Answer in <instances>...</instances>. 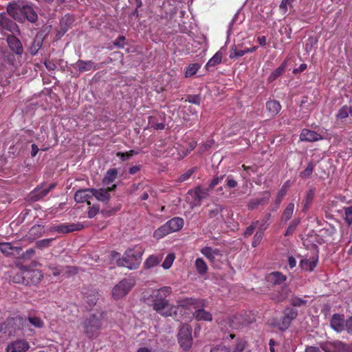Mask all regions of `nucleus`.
<instances>
[{
	"label": "nucleus",
	"instance_id": "f257e3e1",
	"mask_svg": "<svg viewBox=\"0 0 352 352\" xmlns=\"http://www.w3.org/2000/svg\"><path fill=\"white\" fill-rule=\"evenodd\" d=\"M30 333L27 335L34 333L32 329L28 328L27 320L25 317L17 316L8 318L0 325V337L4 335L6 337H14L25 335V329Z\"/></svg>",
	"mask_w": 352,
	"mask_h": 352
},
{
	"label": "nucleus",
	"instance_id": "f03ea898",
	"mask_svg": "<svg viewBox=\"0 0 352 352\" xmlns=\"http://www.w3.org/2000/svg\"><path fill=\"white\" fill-rule=\"evenodd\" d=\"M8 14L14 20L23 21L25 19L31 23L37 21L38 16L32 6L20 3H10L7 7Z\"/></svg>",
	"mask_w": 352,
	"mask_h": 352
},
{
	"label": "nucleus",
	"instance_id": "7ed1b4c3",
	"mask_svg": "<svg viewBox=\"0 0 352 352\" xmlns=\"http://www.w3.org/2000/svg\"><path fill=\"white\" fill-rule=\"evenodd\" d=\"M43 278V274L41 270L35 268L33 265L22 266L20 271L14 274L12 280L16 283L25 285H36Z\"/></svg>",
	"mask_w": 352,
	"mask_h": 352
},
{
	"label": "nucleus",
	"instance_id": "20e7f679",
	"mask_svg": "<svg viewBox=\"0 0 352 352\" xmlns=\"http://www.w3.org/2000/svg\"><path fill=\"white\" fill-rule=\"evenodd\" d=\"M144 249L141 245H135L127 249L123 256L117 260L118 266L126 267L129 270L138 269L142 262Z\"/></svg>",
	"mask_w": 352,
	"mask_h": 352
},
{
	"label": "nucleus",
	"instance_id": "39448f33",
	"mask_svg": "<svg viewBox=\"0 0 352 352\" xmlns=\"http://www.w3.org/2000/svg\"><path fill=\"white\" fill-rule=\"evenodd\" d=\"M103 312L87 315L81 322L84 333L88 338H96L102 329Z\"/></svg>",
	"mask_w": 352,
	"mask_h": 352
},
{
	"label": "nucleus",
	"instance_id": "423d86ee",
	"mask_svg": "<svg viewBox=\"0 0 352 352\" xmlns=\"http://www.w3.org/2000/svg\"><path fill=\"white\" fill-rule=\"evenodd\" d=\"M172 289L170 287H163L157 290H154L151 295L153 300V308L157 313L164 316L171 315V309L164 311L168 305L166 298L170 294Z\"/></svg>",
	"mask_w": 352,
	"mask_h": 352
},
{
	"label": "nucleus",
	"instance_id": "0eeeda50",
	"mask_svg": "<svg viewBox=\"0 0 352 352\" xmlns=\"http://www.w3.org/2000/svg\"><path fill=\"white\" fill-rule=\"evenodd\" d=\"M180 306L188 307L193 306L197 310L193 313V316L197 320L212 321V314L203 309L206 306V300L204 299H196L186 298L179 301Z\"/></svg>",
	"mask_w": 352,
	"mask_h": 352
},
{
	"label": "nucleus",
	"instance_id": "6e6552de",
	"mask_svg": "<svg viewBox=\"0 0 352 352\" xmlns=\"http://www.w3.org/2000/svg\"><path fill=\"white\" fill-rule=\"evenodd\" d=\"M184 219L181 217H173L153 232V237L159 240L171 232L180 230L184 226Z\"/></svg>",
	"mask_w": 352,
	"mask_h": 352
},
{
	"label": "nucleus",
	"instance_id": "1a4fd4ad",
	"mask_svg": "<svg viewBox=\"0 0 352 352\" xmlns=\"http://www.w3.org/2000/svg\"><path fill=\"white\" fill-rule=\"evenodd\" d=\"M135 285L133 278H124L116 285L112 289V295L115 299L125 296Z\"/></svg>",
	"mask_w": 352,
	"mask_h": 352
},
{
	"label": "nucleus",
	"instance_id": "9d476101",
	"mask_svg": "<svg viewBox=\"0 0 352 352\" xmlns=\"http://www.w3.org/2000/svg\"><path fill=\"white\" fill-rule=\"evenodd\" d=\"M178 342L184 351L189 350L192 344V329L190 325L183 324L177 335Z\"/></svg>",
	"mask_w": 352,
	"mask_h": 352
},
{
	"label": "nucleus",
	"instance_id": "9b49d317",
	"mask_svg": "<svg viewBox=\"0 0 352 352\" xmlns=\"http://www.w3.org/2000/svg\"><path fill=\"white\" fill-rule=\"evenodd\" d=\"M320 347L324 352H349L350 348L349 345L344 342L336 340L333 342L326 341L320 344Z\"/></svg>",
	"mask_w": 352,
	"mask_h": 352
},
{
	"label": "nucleus",
	"instance_id": "f8f14e48",
	"mask_svg": "<svg viewBox=\"0 0 352 352\" xmlns=\"http://www.w3.org/2000/svg\"><path fill=\"white\" fill-rule=\"evenodd\" d=\"M298 316V311L292 307H286L283 311V315L278 324V329L281 331L287 329L292 320H294Z\"/></svg>",
	"mask_w": 352,
	"mask_h": 352
},
{
	"label": "nucleus",
	"instance_id": "ddd939ff",
	"mask_svg": "<svg viewBox=\"0 0 352 352\" xmlns=\"http://www.w3.org/2000/svg\"><path fill=\"white\" fill-rule=\"evenodd\" d=\"M209 189L201 186H197L194 189L189 190L188 194L193 198L192 205L199 206L204 199H206L209 195Z\"/></svg>",
	"mask_w": 352,
	"mask_h": 352
},
{
	"label": "nucleus",
	"instance_id": "4468645a",
	"mask_svg": "<svg viewBox=\"0 0 352 352\" xmlns=\"http://www.w3.org/2000/svg\"><path fill=\"white\" fill-rule=\"evenodd\" d=\"M84 226L81 223H71L66 224L62 223L58 225H54L50 227V232H56L58 233L67 234L74 231H79L82 230Z\"/></svg>",
	"mask_w": 352,
	"mask_h": 352
},
{
	"label": "nucleus",
	"instance_id": "2eb2a0df",
	"mask_svg": "<svg viewBox=\"0 0 352 352\" xmlns=\"http://www.w3.org/2000/svg\"><path fill=\"white\" fill-rule=\"evenodd\" d=\"M30 347V344L27 340L16 339L8 344L6 352H26Z\"/></svg>",
	"mask_w": 352,
	"mask_h": 352
},
{
	"label": "nucleus",
	"instance_id": "dca6fc26",
	"mask_svg": "<svg viewBox=\"0 0 352 352\" xmlns=\"http://www.w3.org/2000/svg\"><path fill=\"white\" fill-rule=\"evenodd\" d=\"M116 187V184H113L111 187H107V188H91L93 197H95L100 201L107 202L110 199L109 192L113 191Z\"/></svg>",
	"mask_w": 352,
	"mask_h": 352
},
{
	"label": "nucleus",
	"instance_id": "f3484780",
	"mask_svg": "<svg viewBox=\"0 0 352 352\" xmlns=\"http://www.w3.org/2000/svg\"><path fill=\"white\" fill-rule=\"evenodd\" d=\"M103 63H95L92 60H78L76 65L78 68V70L80 73H83L89 71H95L102 68Z\"/></svg>",
	"mask_w": 352,
	"mask_h": 352
},
{
	"label": "nucleus",
	"instance_id": "a211bd4d",
	"mask_svg": "<svg viewBox=\"0 0 352 352\" xmlns=\"http://www.w3.org/2000/svg\"><path fill=\"white\" fill-rule=\"evenodd\" d=\"M56 186V183L50 184L47 187L43 186L36 187L33 191L31 192V199L34 201H38L45 197Z\"/></svg>",
	"mask_w": 352,
	"mask_h": 352
},
{
	"label": "nucleus",
	"instance_id": "6ab92c4d",
	"mask_svg": "<svg viewBox=\"0 0 352 352\" xmlns=\"http://www.w3.org/2000/svg\"><path fill=\"white\" fill-rule=\"evenodd\" d=\"M93 198L91 188L80 189L76 192L74 199L78 203L86 202L88 206H91L90 199Z\"/></svg>",
	"mask_w": 352,
	"mask_h": 352
},
{
	"label": "nucleus",
	"instance_id": "aec40b11",
	"mask_svg": "<svg viewBox=\"0 0 352 352\" xmlns=\"http://www.w3.org/2000/svg\"><path fill=\"white\" fill-rule=\"evenodd\" d=\"M300 140L303 142H316L322 140V136L314 131L303 129L300 134Z\"/></svg>",
	"mask_w": 352,
	"mask_h": 352
},
{
	"label": "nucleus",
	"instance_id": "412c9836",
	"mask_svg": "<svg viewBox=\"0 0 352 352\" xmlns=\"http://www.w3.org/2000/svg\"><path fill=\"white\" fill-rule=\"evenodd\" d=\"M344 316L339 314H334L331 316L330 325L336 332H342L344 330Z\"/></svg>",
	"mask_w": 352,
	"mask_h": 352
},
{
	"label": "nucleus",
	"instance_id": "4be33fe9",
	"mask_svg": "<svg viewBox=\"0 0 352 352\" xmlns=\"http://www.w3.org/2000/svg\"><path fill=\"white\" fill-rule=\"evenodd\" d=\"M261 198H255L252 199L249 201L248 204V208L249 210H254L257 208L259 206L264 205L267 203L270 200V193L269 191H265L262 193Z\"/></svg>",
	"mask_w": 352,
	"mask_h": 352
},
{
	"label": "nucleus",
	"instance_id": "5701e85b",
	"mask_svg": "<svg viewBox=\"0 0 352 352\" xmlns=\"http://www.w3.org/2000/svg\"><path fill=\"white\" fill-rule=\"evenodd\" d=\"M7 42L12 52L18 55L23 53V48L22 44L17 37L13 35H10L7 37Z\"/></svg>",
	"mask_w": 352,
	"mask_h": 352
},
{
	"label": "nucleus",
	"instance_id": "b1692460",
	"mask_svg": "<svg viewBox=\"0 0 352 352\" xmlns=\"http://www.w3.org/2000/svg\"><path fill=\"white\" fill-rule=\"evenodd\" d=\"M289 288L285 285L281 287L280 290L270 294V298L276 303L284 301L290 293Z\"/></svg>",
	"mask_w": 352,
	"mask_h": 352
},
{
	"label": "nucleus",
	"instance_id": "393cba45",
	"mask_svg": "<svg viewBox=\"0 0 352 352\" xmlns=\"http://www.w3.org/2000/svg\"><path fill=\"white\" fill-rule=\"evenodd\" d=\"M286 280L287 276L280 272H272L266 276V280L273 285H280Z\"/></svg>",
	"mask_w": 352,
	"mask_h": 352
},
{
	"label": "nucleus",
	"instance_id": "a878e982",
	"mask_svg": "<svg viewBox=\"0 0 352 352\" xmlns=\"http://www.w3.org/2000/svg\"><path fill=\"white\" fill-rule=\"evenodd\" d=\"M208 217L210 219H214L216 220H219L220 218H222L221 212L224 210V206L223 205L213 203L210 205H208Z\"/></svg>",
	"mask_w": 352,
	"mask_h": 352
},
{
	"label": "nucleus",
	"instance_id": "bb28decb",
	"mask_svg": "<svg viewBox=\"0 0 352 352\" xmlns=\"http://www.w3.org/2000/svg\"><path fill=\"white\" fill-rule=\"evenodd\" d=\"M45 232V228L42 225H34L28 231L26 236L30 240H34L41 237Z\"/></svg>",
	"mask_w": 352,
	"mask_h": 352
},
{
	"label": "nucleus",
	"instance_id": "cd10ccee",
	"mask_svg": "<svg viewBox=\"0 0 352 352\" xmlns=\"http://www.w3.org/2000/svg\"><path fill=\"white\" fill-rule=\"evenodd\" d=\"M318 262V256H312L307 259H302L300 263V267L305 271L312 272Z\"/></svg>",
	"mask_w": 352,
	"mask_h": 352
},
{
	"label": "nucleus",
	"instance_id": "c85d7f7f",
	"mask_svg": "<svg viewBox=\"0 0 352 352\" xmlns=\"http://www.w3.org/2000/svg\"><path fill=\"white\" fill-rule=\"evenodd\" d=\"M0 28L2 30L9 31L12 33L19 31V28L15 22L5 17L1 18L0 20Z\"/></svg>",
	"mask_w": 352,
	"mask_h": 352
},
{
	"label": "nucleus",
	"instance_id": "c756f323",
	"mask_svg": "<svg viewBox=\"0 0 352 352\" xmlns=\"http://www.w3.org/2000/svg\"><path fill=\"white\" fill-rule=\"evenodd\" d=\"M148 124L155 130H163L165 128L164 118L162 116H149Z\"/></svg>",
	"mask_w": 352,
	"mask_h": 352
},
{
	"label": "nucleus",
	"instance_id": "7c9ffc66",
	"mask_svg": "<svg viewBox=\"0 0 352 352\" xmlns=\"http://www.w3.org/2000/svg\"><path fill=\"white\" fill-rule=\"evenodd\" d=\"M266 109L272 116H276L281 110V105L276 100H270L266 102Z\"/></svg>",
	"mask_w": 352,
	"mask_h": 352
},
{
	"label": "nucleus",
	"instance_id": "2f4dec72",
	"mask_svg": "<svg viewBox=\"0 0 352 352\" xmlns=\"http://www.w3.org/2000/svg\"><path fill=\"white\" fill-rule=\"evenodd\" d=\"M248 346V342L241 338H237L235 344L230 349V352H243Z\"/></svg>",
	"mask_w": 352,
	"mask_h": 352
},
{
	"label": "nucleus",
	"instance_id": "473e14b6",
	"mask_svg": "<svg viewBox=\"0 0 352 352\" xmlns=\"http://www.w3.org/2000/svg\"><path fill=\"white\" fill-rule=\"evenodd\" d=\"M223 58V53L219 50L214 55L209 59L205 67L207 70H210V67H214L221 63Z\"/></svg>",
	"mask_w": 352,
	"mask_h": 352
},
{
	"label": "nucleus",
	"instance_id": "72a5a7b5",
	"mask_svg": "<svg viewBox=\"0 0 352 352\" xmlns=\"http://www.w3.org/2000/svg\"><path fill=\"white\" fill-rule=\"evenodd\" d=\"M27 324L28 323L36 329H42L45 326L44 321L41 317L36 316H28L25 318Z\"/></svg>",
	"mask_w": 352,
	"mask_h": 352
},
{
	"label": "nucleus",
	"instance_id": "f704fd0d",
	"mask_svg": "<svg viewBox=\"0 0 352 352\" xmlns=\"http://www.w3.org/2000/svg\"><path fill=\"white\" fill-rule=\"evenodd\" d=\"M162 255H151L144 262L145 268L150 269L157 265L162 261Z\"/></svg>",
	"mask_w": 352,
	"mask_h": 352
},
{
	"label": "nucleus",
	"instance_id": "c9c22d12",
	"mask_svg": "<svg viewBox=\"0 0 352 352\" xmlns=\"http://www.w3.org/2000/svg\"><path fill=\"white\" fill-rule=\"evenodd\" d=\"M201 253L204 255L208 260L213 261L214 255L219 254L218 249H212L210 247H204L201 250Z\"/></svg>",
	"mask_w": 352,
	"mask_h": 352
},
{
	"label": "nucleus",
	"instance_id": "e433bc0d",
	"mask_svg": "<svg viewBox=\"0 0 352 352\" xmlns=\"http://www.w3.org/2000/svg\"><path fill=\"white\" fill-rule=\"evenodd\" d=\"M285 64L283 63L278 68L273 71L269 76L267 80L272 82L280 76L285 71Z\"/></svg>",
	"mask_w": 352,
	"mask_h": 352
},
{
	"label": "nucleus",
	"instance_id": "4c0bfd02",
	"mask_svg": "<svg viewBox=\"0 0 352 352\" xmlns=\"http://www.w3.org/2000/svg\"><path fill=\"white\" fill-rule=\"evenodd\" d=\"M294 210V204L289 203L285 209L283 210L281 215V220L287 222L292 217Z\"/></svg>",
	"mask_w": 352,
	"mask_h": 352
},
{
	"label": "nucleus",
	"instance_id": "58836bf2",
	"mask_svg": "<svg viewBox=\"0 0 352 352\" xmlns=\"http://www.w3.org/2000/svg\"><path fill=\"white\" fill-rule=\"evenodd\" d=\"M271 213L268 212L265 214L263 218L258 221L257 228L258 230L264 232L270 224Z\"/></svg>",
	"mask_w": 352,
	"mask_h": 352
},
{
	"label": "nucleus",
	"instance_id": "ea45409f",
	"mask_svg": "<svg viewBox=\"0 0 352 352\" xmlns=\"http://www.w3.org/2000/svg\"><path fill=\"white\" fill-rule=\"evenodd\" d=\"M300 223V218H295L289 224L287 228L286 229L285 233H284V236H289L292 234H293V233H294V232L296 231L297 227L299 226Z\"/></svg>",
	"mask_w": 352,
	"mask_h": 352
},
{
	"label": "nucleus",
	"instance_id": "a19ab883",
	"mask_svg": "<svg viewBox=\"0 0 352 352\" xmlns=\"http://www.w3.org/2000/svg\"><path fill=\"white\" fill-rule=\"evenodd\" d=\"M118 175V170L116 168H110L107 170L105 177L103 179V183L106 185H109L113 182L116 179Z\"/></svg>",
	"mask_w": 352,
	"mask_h": 352
},
{
	"label": "nucleus",
	"instance_id": "79ce46f5",
	"mask_svg": "<svg viewBox=\"0 0 352 352\" xmlns=\"http://www.w3.org/2000/svg\"><path fill=\"white\" fill-rule=\"evenodd\" d=\"M195 265L197 272L201 275L205 274L208 271V265L201 258L196 259Z\"/></svg>",
	"mask_w": 352,
	"mask_h": 352
},
{
	"label": "nucleus",
	"instance_id": "37998d69",
	"mask_svg": "<svg viewBox=\"0 0 352 352\" xmlns=\"http://www.w3.org/2000/svg\"><path fill=\"white\" fill-rule=\"evenodd\" d=\"M98 293L96 292H91L90 294H86V296H85V302L87 303L89 307H94L98 299Z\"/></svg>",
	"mask_w": 352,
	"mask_h": 352
},
{
	"label": "nucleus",
	"instance_id": "c03bdc74",
	"mask_svg": "<svg viewBox=\"0 0 352 352\" xmlns=\"http://www.w3.org/2000/svg\"><path fill=\"white\" fill-rule=\"evenodd\" d=\"M289 181L286 182L281 187V188L278 190L276 199V204L280 205V204L282 202L284 197L286 195L287 192V190L289 188L288 185Z\"/></svg>",
	"mask_w": 352,
	"mask_h": 352
},
{
	"label": "nucleus",
	"instance_id": "a18cd8bd",
	"mask_svg": "<svg viewBox=\"0 0 352 352\" xmlns=\"http://www.w3.org/2000/svg\"><path fill=\"white\" fill-rule=\"evenodd\" d=\"M315 196V189L311 188L306 192L305 198V204L303 206V211L308 209L310 205L311 204L313 199Z\"/></svg>",
	"mask_w": 352,
	"mask_h": 352
},
{
	"label": "nucleus",
	"instance_id": "49530a36",
	"mask_svg": "<svg viewBox=\"0 0 352 352\" xmlns=\"http://www.w3.org/2000/svg\"><path fill=\"white\" fill-rule=\"evenodd\" d=\"M121 209V204H118L113 207L107 206L106 208L103 209L101 212L104 217H111L114 215L118 211Z\"/></svg>",
	"mask_w": 352,
	"mask_h": 352
},
{
	"label": "nucleus",
	"instance_id": "de8ad7c7",
	"mask_svg": "<svg viewBox=\"0 0 352 352\" xmlns=\"http://www.w3.org/2000/svg\"><path fill=\"white\" fill-rule=\"evenodd\" d=\"M200 68V65L198 63L190 64L186 69L185 77L190 78L194 76Z\"/></svg>",
	"mask_w": 352,
	"mask_h": 352
},
{
	"label": "nucleus",
	"instance_id": "09e8293b",
	"mask_svg": "<svg viewBox=\"0 0 352 352\" xmlns=\"http://www.w3.org/2000/svg\"><path fill=\"white\" fill-rule=\"evenodd\" d=\"M315 164L314 162H311L308 164L307 167L303 171H301L299 174L300 177L301 178H309L314 170Z\"/></svg>",
	"mask_w": 352,
	"mask_h": 352
},
{
	"label": "nucleus",
	"instance_id": "8fccbe9b",
	"mask_svg": "<svg viewBox=\"0 0 352 352\" xmlns=\"http://www.w3.org/2000/svg\"><path fill=\"white\" fill-rule=\"evenodd\" d=\"M245 55L244 50H238L235 45L231 47L229 57L231 59L237 58Z\"/></svg>",
	"mask_w": 352,
	"mask_h": 352
},
{
	"label": "nucleus",
	"instance_id": "3c124183",
	"mask_svg": "<svg viewBox=\"0 0 352 352\" xmlns=\"http://www.w3.org/2000/svg\"><path fill=\"white\" fill-rule=\"evenodd\" d=\"M14 249L10 243H0V251L6 256L12 254Z\"/></svg>",
	"mask_w": 352,
	"mask_h": 352
},
{
	"label": "nucleus",
	"instance_id": "603ef678",
	"mask_svg": "<svg viewBox=\"0 0 352 352\" xmlns=\"http://www.w3.org/2000/svg\"><path fill=\"white\" fill-rule=\"evenodd\" d=\"M175 259V255L174 253L168 254L166 256L164 262L162 263V267L165 270L169 269L172 266Z\"/></svg>",
	"mask_w": 352,
	"mask_h": 352
},
{
	"label": "nucleus",
	"instance_id": "864d4df0",
	"mask_svg": "<svg viewBox=\"0 0 352 352\" xmlns=\"http://www.w3.org/2000/svg\"><path fill=\"white\" fill-rule=\"evenodd\" d=\"M349 107L346 105L342 107L338 111L336 117L338 119H344L350 114Z\"/></svg>",
	"mask_w": 352,
	"mask_h": 352
},
{
	"label": "nucleus",
	"instance_id": "5fc2aeb1",
	"mask_svg": "<svg viewBox=\"0 0 352 352\" xmlns=\"http://www.w3.org/2000/svg\"><path fill=\"white\" fill-rule=\"evenodd\" d=\"M197 167H193L192 168H190L186 173H184V174H182L179 176V177L178 178V181L179 182H184L188 180L194 173L197 172Z\"/></svg>",
	"mask_w": 352,
	"mask_h": 352
},
{
	"label": "nucleus",
	"instance_id": "6e6d98bb",
	"mask_svg": "<svg viewBox=\"0 0 352 352\" xmlns=\"http://www.w3.org/2000/svg\"><path fill=\"white\" fill-rule=\"evenodd\" d=\"M258 221H253L250 226L247 227L243 232V236L245 238H248L253 233L256 228H257Z\"/></svg>",
	"mask_w": 352,
	"mask_h": 352
},
{
	"label": "nucleus",
	"instance_id": "4d7b16f0",
	"mask_svg": "<svg viewBox=\"0 0 352 352\" xmlns=\"http://www.w3.org/2000/svg\"><path fill=\"white\" fill-rule=\"evenodd\" d=\"M264 232L260 230H257L256 234L254 235L253 240L252 242V246L253 248L257 247L259 243H261L263 237Z\"/></svg>",
	"mask_w": 352,
	"mask_h": 352
},
{
	"label": "nucleus",
	"instance_id": "13d9d810",
	"mask_svg": "<svg viewBox=\"0 0 352 352\" xmlns=\"http://www.w3.org/2000/svg\"><path fill=\"white\" fill-rule=\"evenodd\" d=\"M53 240H54V239H45L37 241L36 242V246L38 249L48 248L51 245V243Z\"/></svg>",
	"mask_w": 352,
	"mask_h": 352
},
{
	"label": "nucleus",
	"instance_id": "bf43d9fd",
	"mask_svg": "<svg viewBox=\"0 0 352 352\" xmlns=\"http://www.w3.org/2000/svg\"><path fill=\"white\" fill-rule=\"evenodd\" d=\"M290 304L293 307H301L306 305L307 301L305 300H302L300 298L298 297H293L289 300Z\"/></svg>",
	"mask_w": 352,
	"mask_h": 352
},
{
	"label": "nucleus",
	"instance_id": "052dcab7",
	"mask_svg": "<svg viewBox=\"0 0 352 352\" xmlns=\"http://www.w3.org/2000/svg\"><path fill=\"white\" fill-rule=\"evenodd\" d=\"M138 154V152L134 150H130L125 153L118 152L117 153V156L119 157L122 161L126 160L127 158L132 157L134 155Z\"/></svg>",
	"mask_w": 352,
	"mask_h": 352
},
{
	"label": "nucleus",
	"instance_id": "680f3d73",
	"mask_svg": "<svg viewBox=\"0 0 352 352\" xmlns=\"http://www.w3.org/2000/svg\"><path fill=\"white\" fill-rule=\"evenodd\" d=\"M225 177H226V175H222L214 177L209 184V186H208L209 190H212L217 185H218L219 183H221Z\"/></svg>",
	"mask_w": 352,
	"mask_h": 352
},
{
	"label": "nucleus",
	"instance_id": "e2e57ef3",
	"mask_svg": "<svg viewBox=\"0 0 352 352\" xmlns=\"http://www.w3.org/2000/svg\"><path fill=\"white\" fill-rule=\"evenodd\" d=\"M186 101L194 104L199 105L201 102V98L199 95H188Z\"/></svg>",
	"mask_w": 352,
	"mask_h": 352
},
{
	"label": "nucleus",
	"instance_id": "0e129e2a",
	"mask_svg": "<svg viewBox=\"0 0 352 352\" xmlns=\"http://www.w3.org/2000/svg\"><path fill=\"white\" fill-rule=\"evenodd\" d=\"M126 38L124 36H119L116 39L114 40L113 44L115 47L118 48H123L125 45Z\"/></svg>",
	"mask_w": 352,
	"mask_h": 352
},
{
	"label": "nucleus",
	"instance_id": "69168bd1",
	"mask_svg": "<svg viewBox=\"0 0 352 352\" xmlns=\"http://www.w3.org/2000/svg\"><path fill=\"white\" fill-rule=\"evenodd\" d=\"M237 182L233 178L232 175H228L226 177V186L229 188H234L237 186Z\"/></svg>",
	"mask_w": 352,
	"mask_h": 352
},
{
	"label": "nucleus",
	"instance_id": "338daca9",
	"mask_svg": "<svg viewBox=\"0 0 352 352\" xmlns=\"http://www.w3.org/2000/svg\"><path fill=\"white\" fill-rule=\"evenodd\" d=\"M99 211V206L98 205H93L92 206L89 207V210L87 211V215L89 218L94 217Z\"/></svg>",
	"mask_w": 352,
	"mask_h": 352
},
{
	"label": "nucleus",
	"instance_id": "774afa93",
	"mask_svg": "<svg viewBox=\"0 0 352 352\" xmlns=\"http://www.w3.org/2000/svg\"><path fill=\"white\" fill-rule=\"evenodd\" d=\"M230 348L224 345L220 344L215 347H212L210 349V352H230Z\"/></svg>",
	"mask_w": 352,
	"mask_h": 352
}]
</instances>
